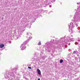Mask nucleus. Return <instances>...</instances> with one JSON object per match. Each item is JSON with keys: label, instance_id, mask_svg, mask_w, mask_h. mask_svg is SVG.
Here are the masks:
<instances>
[{"label": "nucleus", "instance_id": "25", "mask_svg": "<svg viewBox=\"0 0 80 80\" xmlns=\"http://www.w3.org/2000/svg\"><path fill=\"white\" fill-rule=\"evenodd\" d=\"M22 45H23V44H22V45H21V47L22 46Z\"/></svg>", "mask_w": 80, "mask_h": 80}, {"label": "nucleus", "instance_id": "21", "mask_svg": "<svg viewBox=\"0 0 80 80\" xmlns=\"http://www.w3.org/2000/svg\"><path fill=\"white\" fill-rule=\"evenodd\" d=\"M50 7H52V5H49Z\"/></svg>", "mask_w": 80, "mask_h": 80}, {"label": "nucleus", "instance_id": "28", "mask_svg": "<svg viewBox=\"0 0 80 80\" xmlns=\"http://www.w3.org/2000/svg\"><path fill=\"white\" fill-rule=\"evenodd\" d=\"M80 31L79 32H80Z\"/></svg>", "mask_w": 80, "mask_h": 80}, {"label": "nucleus", "instance_id": "10", "mask_svg": "<svg viewBox=\"0 0 80 80\" xmlns=\"http://www.w3.org/2000/svg\"><path fill=\"white\" fill-rule=\"evenodd\" d=\"M47 50V51L48 52H50V50L49 49H48H48Z\"/></svg>", "mask_w": 80, "mask_h": 80}, {"label": "nucleus", "instance_id": "29", "mask_svg": "<svg viewBox=\"0 0 80 80\" xmlns=\"http://www.w3.org/2000/svg\"><path fill=\"white\" fill-rule=\"evenodd\" d=\"M26 80H27V78L26 79Z\"/></svg>", "mask_w": 80, "mask_h": 80}, {"label": "nucleus", "instance_id": "30", "mask_svg": "<svg viewBox=\"0 0 80 80\" xmlns=\"http://www.w3.org/2000/svg\"><path fill=\"white\" fill-rule=\"evenodd\" d=\"M79 3H80V2H79Z\"/></svg>", "mask_w": 80, "mask_h": 80}, {"label": "nucleus", "instance_id": "20", "mask_svg": "<svg viewBox=\"0 0 80 80\" xmlns=\"http://www.w3.org/2000/svg\"><path fill=\"white\" fill-rule=\"evenodd\" d=\"M38 80H40V78H38Z\"/></svg>", "mask_w": 80, "mask_h": 80}, {"label": "nucleus", "instance_id": "8", "mask_svg": "<svg viewBox=\"0 0 80 80\" xmlns=\"http://www.w3.org/2000/svg\"><path fill=\"white\" fill-rule=\"evenodd\" d=\"M63 60L62 59H61L60 60V63H63Z\"/></svg>", "mask_w": 80, "mask_h": 80}, {"label": "nucleus", "instance_id": "7", "mask_svg": "<svg viewBox=\"0 0 80 80\" xmlns=\"http://www.w3.org/2000/svg\"><path fill=\"white\" fill-rule=\"evenodd\" d=\"M68 38H69V39H70V40H71V41H72V42H73V41H74V40H73V38H70L68 37Z\"/></svg>", "mask_w": 80, "mask_h": 80}, {"label": "nucleus", "instance_id": "1", "mask_svg": "<svg viewBox=\"0 0 80 80\" xmlns=\"http://www.w3.org/2000/svg\"><path fill=\"white\" fill-rule=\"evenodd\" d=\"M8 75H10V76H11V77H13V76H14V73H13V72H9L8 73Z\"/></svg>", "mask_w": 80, "mask_h": 80}, {"label": "nucleus", "instance_id": "24", "mask_svg": "<svg viewBox=\"0 0 80 80\" xmlns=\"http://www.w3.org/2000/svg\"><path fill=\"white\" fill-rule=\"evenodd\" d=\"M80 4V3H77V4Z\"/></svg>", "mask_w": 80, "mask_h": 80}, {"label": "nucleus", "instance_id": "15", "mask_svg": "<svg viewBox=\"0 0 80 80\" xmlns=\"http://www.w3.org/2000/svg\"><path fill=\"white\" fill-rule=\"evenodd\" d=\"M28 68H29V69H32V68L31 67H28Z\"/></svg>", "mask_w": 80, "mask_h": 80}, {"label": "nucleus", "instance_id": "23", "mask_svg": "<svg viewBox=\"0 0 80 80\" xmlns=\"http://www.w3.org/2000/svg\"><path fill=\"white\" fill-rule=\"evenodd\" d=\"M77 56H78H78H79V55L78 54V55H77Z\"/></svg>", "mask_w": 80, "mask_h": 80}, {"label": "nucleus", "instance_id": "17", "mask_svg": "<svg viewBox=\"0 0 80 80\" xmlns=\"http://www.w3.org/2000/svg\"><path fill=\"white\" fill-rule=\"evenodd\" d=\"M77 80H80V78H77Z\"/></svg>", "mask_w": 80, "mask_h": 80}, {"label": "nucleus", "instance_id": "4", "mask_svg": "<svg viewBox=\"0 0 80 80\" xmlns=\"http://www.w3.org/2000/svg\"><path fill=\"white\" fill-rule=\"evenodd\" d=\"M3 47H4V44H2L0 45V48H2Z\"/></svg>", "mask_w": 80, "mask_h": 80}, {"label": "nucleus", "instance_id": "6", "mask_svg": "<svg viewBox=\"0 0 80 80\" xmlns=\"http://www.w3.org/2000/svg\"><path fill=\"white\" fill-rule=\"evenodd\" d=\"M25 48H26V46H25V47L24 46H22L21 49L22 50H24V49H25Z\"/></svg>", "mask_w": 80, "mask_h": 80}, {"label": "nucleus", "instance_id": "14", "mask_svg": "<svg viewBox=\"0 0 80 80\" xmlns=\"http://www.w3.org/2000/svg\"><path fill=\"white\" fill-rule=\"evenodd\" d=\"M77 53V51H74V52H73V53L75 54V53Z\"/></svg>", "mask_w": 80, "mask_h": 80}, {"label": "nucleus", "instance_id": "16", "mask_svg": "<svg viewBox=\"0 0 80 80\" xmlns=\"http://www.w3.org/2000/svg\"><path fill=\"white\" fill-rule=\"evenodd\" d=\"M75 45H77V44H78V42H75Z\"/></svg>", "mask_w": 80, "mask_h": 80}, {"label": "nucleus", "instance_id": "2", "mask_svg": "<svg viewBox=\"0 0 80 80\" xmlns=\"http://www.w3.org/2000/svg\"><path fill=\"white\" fill-rule=\"evenodd\" d=\"M37 70L38 74L40 75H41V71H40V70L39 69H37Z\"/></svg>", "mask_w": 80, "mask_h": 80}, {"label": "nucleus", "instance_id": "13", "mask_svg": "<svg viewBox=\"0 0 80 80\" xmlns=\"http://www.w3.org/2000/svg\"><path fill=\"white\" fill-rule=\"evenodd\" d=\"M6 76H7V75H6L5 76V78H8V76H7V78L6 77Z\"/></svg>", "mask_w": 80, "mask_h": 80}, {"label": "nucleus", "instance_id": "27", "mask_svg": "<svg viewBox=\"0 0 80 80\" xmlns=\"http://www.w3.org/2000/svg\"><path fill=\"white\" fill-rule=\"evenodd\" d=\"M30 27H31V26H30Z\"/></svg>", "mask_w": 80, "mask_h": 80}, {"label": "nucleus", "instance_id": "18", "mask_svg": "<svg viewBox=\"0 0 80 80\" xmlns=\"http://www.w3.org/2000/svg\"><path fill=\"white\" fill-rule=\"evenodd\" d=\"M76 25V27H78V25H77V24H75Z\"/></svg>", "mask_w": 80, "mask_h": 80}, {"label": "nucleus", "instance_id": "19", "mask_svg": "<svg viewBox=\"0 0 80 80\" xmlns=\"http://www.w3.org/2000/svg\"><path fill=\"white\" fill-rule=\"evenodd\" d=\"M68 45H70V43H69L68 44Z\"/></svg>", "mask_w": 80, "mask_h": 80}, {"label": "nucleus", "instance_id": "9", "mask_svg": "<svg viewBox=\"0 0 80 80\" xmlns=\"http://www.w3.org/2000/svg\"><path fill=\"white\" fill-rule=\"evenodd\" d=\"M76 17H77V15L76 14H75L74 15V19H75V18H76Z\"/></svg>", "mask_w": 80, "mask_h": 80}, {"label": "nucleus", "instance_id": "32", "mask_svg": "<svg viewBox=\"0 0 80 80\" xmlns=\"http://www.w3.org/2000/svg\"><path fill=\"white\" fill-rule=\"evenodd\" d=\"M11 43V42H10Z\"/></svg>", "mask_w": 80, "mask_h": 80}, {"label": "nucleus", "instance_id": "3", "mask_svg": "<svg viewBox=\"0 0 80 80\" xmlns=\"http://www.w3.org/2000/svg\"><path fill=\"white\" fill-rule=\"evenodd\" d=\"M29 41V40L28 39V40L26 41L25 42H24L23 43V45H26V44H27V42H28Z\"/></svg>", "mask_w": 80, "mask_h": 80}, {"label": "nucleus", "instance_id": "26", "mask_svg": "<svg viewBox=\"0 0 80 80\" xmlns=\"http://www.w3.org/2000/svg\"><path fill=\"white\" fill-rule=\"evenodd\" d=\"M80 59L79 62H80V59Z\"/></svg>", "mask_w": 80, "mask_h": 80}, {"label": "nucleus", "instance_id": "5", "mask_svg": "<svg viewBox=\"0 0 80 80\" xmlns=\"http://www.w3.org/2000/svg\"><path fill=\"white\" fill-rule=\"evenodd\" d=\"M71 24H72V22H71V23H70V26H69V28H70V27H71L72 28H73V25H72V26H71Z\"/></svg>", "mask_w": 80, "mask_h": 80}, {"label": "nucleus", "instance_id": "31", "mask_svg": "<svg viewBox=\"0 0 80 80\" xmlns=\"http://www.w3.org/2000/svg\"><path fill=\"white\" fill-rule=\"evenodd\" d=\"M72 24H73V23H72Z\"/></svg>", "mask_w": 80, "mask_h": 80}, {"label": "nucleus", "instance_id": "22", "mask_svg": "<svg viewBox=\"0 0 80 80\" xmlns=\"http://www.w3.org/2000/svg\"><path fill=\"white\" fill-rule=\"evenodd\" d=\"M28 35V33L27 32V35Z\"/></svg>", "mask_w": 80, "mask_h": 80}, {"label": "nucleus", "instance_id": "11", "mask_svg": "<svg viewBox=\"0 0 80 80\" xmlns=\"http://www.w3.org/2000/svg\"><path fill=\"white\" fill-rule=\"evenodd\" d=\"M41 45V42H39L38 43V45Z\"/></svg>", "mask_w": 80, "mask_h": 80}, {"label": "nucleus", "instance_id": "12", "mask_svg": "<svg viewBox=\"0 0 80 80\" xmlns=\"http://www.w3.org/2000/svg\"><path fill=\"white\" fill-rule=\"evenodd\" d=\"M42 59H43V60H45V57H44V56H42Z\"/></svg>", "mask_w": 80, "mask_h": 80}]
</instances>
